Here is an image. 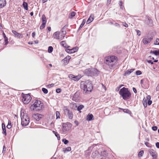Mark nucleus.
I'll list each match as a JSON object with an SVG mask.
<instances>
[{
    "label": "nucleus",
    "mask_w": 159,
    "mask_h": 159,
    "mask_svg": "<svg viewBox=\"0 0 159 159\" xmlns=\"http://www.w3.org/2000/svg\"><path fill=\"white\" fill-rule=\"evenodd\" d=\"M80 86L83 90V93L85 94H89L93 89L92 82L89 80L82 81L80 83Z\"/></svg>",
    "instance_id": "1"
},
{
    "label": "nucleus",
    "mask_w": 159,
    "mask_h": 159,
    "mask_svg": "<svg viewBox=\"0 0 159 159\" xmlns=\"http://www.w3.org/2000/svg\"><path fill=\"white\" fill-rule=\"evenodd\" d=\"M117 57L114 56H108L105 58L104 62L111 69H114L117 61Z\"/></svg>",
    "instance_id": "2"
},
{
    "label": "nucleus",
    "mask_w": 159,
    "mask_h": 159,
    "mask_svg": "<svg viewBox=\"0 0 159 159\" xmlns=\"http://www.w3.org/2000/svg\"><path fill=\"white\" fill-rule=\"evenodd\" d=\"M119 93L125 100L129 99L131 96V93L128 89L125 87H123L120 89Z\"/></svg>",
    "instance_id": "3"
},
{
    "label": "nucleus",
    "mask_w": 159,
    "mask_h": 159,
    "mask_svg": "<svg viewBox=\"0 0 159 159\" xmlns=\"http://www.w3.org/2000/svg\"><path fill=\"white\" fill-rule=\"evenodd\" d=\"M20 117L21 120V124L23 126L27 125L30 122L29 117L27 114L25 113L21 112Z\"/></svg>",
    "instance_id": "4"
},
{
    "label": "nucleus",
    "mask_w": 159,
    "mask_h": 159,
    "mask_svg": "<svg viewBox=\"0 0 159 159\" xmlns=\"http://www.w3.org/2000/svg\"><path fill=\"white\" fill-rule=\"evenodd\" d=\"M99 73V71L95 68L87 69L84 71V73L88 76H97Z\"/></svg>",
    "instance_id": "5"
},
{
    "label": "nucleus",
    "mask_w": 159,
    "mask_h": 159,
    "mask_svg": "<svg viewBox=\"0 0 159 159\" xmlns=\"http://www.w3.org/2000/svg\"><path fill=\"white\" fill-rule=\"evenodd\" d=\"M43 106V103H41V101L38 100H35L33 104L31 106L30 108L33 110H40Z\"/></svg>",
    "instance_id": "6"
},
{
    "label": "nucleus",
    "mask_w": 159,
    "mask_h": 159,
    "mask_svg": "<svg viewBox=\"0 0 159 159\" xmlns=\"http://www.w3.org/2000/svg\"><path fill=\"white\" fill-rule=\"evenodd\" d=\"M106 152L105 151L101 152V155L98 154L97 152H95L92 153V156L94 159H106Z\"/></svg>",
    "instance_id": "7"
},
{
    "label": "nucleus",
    "mask_w": 159,
    "mask_h": 159,
    "mask_svg": "<svg viewBox=\"0 0 159 159\" xmlns=\"http://www.w3.org/2000/svg\"><path fill=\"white\" fill-rule=\"evenodd\" d=\"M63 110L65 114L68 116L69 118L70 119H72L73 115L72 111L69 110L67 107H64Z\"/></svg>",
    "instance_id": "8"
},
{
    "label": "nucleus",
    "mask_w": 159,
    "mask_h": 159,
    "mask_svg": "<svg viewBox=\"0 0 159 159\" xmlns=\"http://www.w3.org/2000/svg\"><path fill=\"white\" fill-rule=\"evenodd\" d=\"M31 99L29 94H25L23 96V102L24 104H27L30 102Z\"/></svg>",
    "instance_id": "9"
},
{
    "label": "nucleus",
    "mask_w": 159,
    "mask_h": 159,
    "mask_svg": "<svg viewBox=\"0 0 159 159\" xmlns=\"http://www.w3.org/2000/svg\"><path fill=\"white\" fill-rule=\"evenodd\" d=\"M53 36L54 39L60 40L62 39L65 37L59 31L55 32L53 35Z\"/></svg>",
    "instance_id": "10"
},
{
    "label": "nucleus",
    "mask_w": 159,
    "mask_h": 159,
    "mask_svg": "<svg viewBox=\"0 0 159 159\" xmlns=\"http://www.w3.org/2000/svg\"><path fill=\"white\" fill-rule=\"evenodd\" d=\"M69 130V128L67 124L63 123L61 130V134H65Z\"/></svg>",
    "instance_id": "11"
},
{
    "label": "nucleus",
    "mask_w": 159,
    "mask_h": 159,
    "mask_svg": "<svg viewBox=\"0 0 159 159\" xmlns=\"http://www.w3.org/2000/svg\"><path fill=\"white\" fill-rule=\"evenodd\" d=\"M152 39V37L146 36L143 39L142 42L144 44H147L150 43Z\"/></svg>",
    "instance_id": "12"
},
{
    "label": "nucleus",
    "mask_w": 159,
    "mask_h": 159,
    "mask_svg": "<svg viewBox=\"0 0 159 159\" xmlns=\"http://www.w3.org/2000/svg\"><path fill=\"white\" fill-rule=\"evenodd\" d=\"M149 152L152 157V159H157V153L154 150L150 149L149 150Z\"/></svg>",
    "instance_id": "13"
},
{
    "label": "nucleus",
    "mask_w": 159,
    "mask_h": 159,
    "mask_svg": "<svg viewBox=\"0 0 159 159\" xmlns=\"http://www.w3.org/2000/svg\"><path fill=\"white\" fill-rule=\"evenodd\" d=\"M72 99L76 102H79L80 100V93L79 92H76L74 95Z\"/></svg>",
    "instance_id": "14"
},
{
    "label": "nucleus",
    "mask_w": 159,
    "mask_h": 159,
    "mask_svg": "<svg viewBox=\"0 0 159 159\" xmlns=\"http://www.w3.org/2000/svg\"><path fill=\"white\" fill-rule=\"evenodd\" d=\"M78 50V48L77 47H76L71 49H66L65 51L67 52L68 53H71L75 52L77 51Z\"/></svg>",
    "instance_id": "15"
},
{
    "label": "nucleus",
    "mask_w": 159,
    "mask_h": 159,
    "mask_svg": "<svg viewBox=\"0 0 159 159\" xmlns=\"http://www.w3.org/2000/svg\"><path fill=\"white\" fill-rule=\"evenodd\" d=\"M145 23L148 24L149 26H152L153 25L152 21L151 18L148 16H146Z\"/></svg>",
    "instance_id": "16"
},
{
    "label": "nucleus",
    "mask_w": 159,
    "mask_h": 159,
    "mask_svg": "<svg viewBox=\"0 0 159 159\" xmlns=\"http://www.w3.org/2000/svg\"><path fill=\"white\" fill-rule=\"evenodd\" d=\"M68 77L70 79H75L76 80H80L81 77V76H75L72 74H70L68 76Z\"/></svg>",
    "instance_id": "17"
},
{
    "label": "nucleus",
    "mask_w": 159,
    "mask_h": 159,
    "mask_svg": "<svg viewBox=\"0 0 159 159\" xmlns=\"http://www.w3.org/2000/svg\"><path fill=\"white\" fill-rule=\"evenodd\" d=\"M134 70H135L134 69L128 70L127 71H125V73L124 74V76H126L127 75H129Z\"/></svg>",
    "instance_id": "18"
},
{
    "label": "nucleus",
    "mask_w": 159,
    "mask_h": 159,
    "mask_svg": "<svg viewBox=\"0 0 159 159\" xmlns=\"http://www.w3.org/2000/svg\"><path fill=\"white\" fill-rule=\"evenodd\" d=\"M6 0H0V8H2L6 5Z\"/></svg>",
    "instance_id": "19"
},
{
    "label": "nucleus",
    "mask_w": 159,
    "mask_h": 159,
    "mask_svg": "<svg viewBox=\"0 0 159 159\" xmlns=\"http://www.w3.org/2000/svg\"><path fill=\"white\" fill-rule=\"evenodd\" d=\"M42 115L39 114H35L34 116V117L35 119L37 121L39 120L41 118Z\"/></svg>",
    "instance_id": "20"
},
{
    "label": "nucleus",
    "mask_w": 159,
    "mask_h": 159,
    "mask_svg": "<svg viewBox=\"0 0 159 159\" xmlns=\"http://www.w3.org/2000/svg\"><path fill=\"white\" fill-rule=\"evenodd\" d=\"M60 44L63 47L66 48H68L70 47L69 46H68L67 44L66 43L65 41H63L61 42Z\"/></svg>",
    "instance_id": "21"
},
{
    "label": "nucleus",
    "mask_w": 159,
    "mask_h": 159,
    "mask_svg": "<svg viewBox=\"0 0 159 159\" xmlns=\"http://www.w3.org/2000/svg\"><path fill=\"white\" fill-rule=\"evenodd\" d=\"M93 116L91 114H89L87 116V120L88 121H91L93 119Z\"/></svg>",
    "instance_id": "22"
},
{
    "label": "nucleus",
    "mask_w": 159,
    "mask_h": 159,
    "mask_svg": "<svg viewBox=\"0 0 159 159\" xmlns=\"http://www.w3.org/2000/svg\"><path fill=\"white\" fill-rule=\"evenodd\" d=\"M42 23L46 24L47 22L46 17L44 15H43L42 16Z\"/></svg>",
    "instance_id": "23"
},
{
    "label": "nucleus",
    "mask_w": 159,
    "mask_h": 159,
    "mask_svg": "<svg viewBox=\"0 0 159 159\" xmlns=\"http://www.w3.org/2000/svg\"><path fill=\"white\" fill-rule=\"evenodd\" d=\"M2 128L3 130L2 133L4 134L5 135H6L7 133L6 130L5 125L3 123L2 124Z\"/></svg>",
    "instance_id": "24"
},
{
    "label": "nucleus",
    "mask_w": 159,
    "mask_h": 159,
    "mask_svg": "<svg viewBox=\"0 0 159 159\" xmlns=\"http://www.w3.org/2000/svg\"><path fill=\"white\" fill-rule=\"evenodd\" d=\"M12 32L17 37L20 38V36L21 35V34L19 33L15 30H12Z\"/></svg>",
    "instance_id": "25"
},
{
    "label": "nucleus",
    "mask_w": 159,
    "mask_h": 159,
    "mask_svg": "<svg viewBox=\"0 0 159 159\" xmlns=\"http://www.w3.org/2000/svg\"><path fill=\"white\" fill-rule=\"evenodd\" d=\"M150 53H153L156 56H158L159 55V50L151 51Z\"/></svg>",
    "instance_id": "26"
},
{
    "label": "nucleus",
    "mask_w": 159,
    "mask_h": 159,
    "mask_svg": "<svg viewBox=\"0 0 159 159\" xmlns=\"http://www.w3.org/2000/svg\"><path fill=\"white\" fill-rule=\"evenodd\" d=\"M23 7L26 10H28V4L27 3L25 2H23V3L22 4Z\"/></svg>",
    "instance_id": "27"
},
{
    "label": "nucleus",
    "mask_w": 159,
    "mask_h": 159,
    "mask_svg": "<svg viewBox=\"0 0 159 159\" xmlns=\"http://www.w3.org/2000/svg\"><path fill=\"white\" fill-rule=\"evenodd\" d=\"M67 27V26L66 25H65L64 27H63L61 30V33L63 34H66V32L65 30V27Z\"/></svg>",
    "instance_id": "28"
},
{
    "label": "nucleus",
    "mask_w": 159,
    "mask_h": 159,
    "mask_svg": "<svg viewBox=\"0 0 159 159\" xmlns=\"http://www.w3.org/2000/svg\"><path fill=\"white\" fill-rule=\"evenodd\" d=\"M93 20V17L90 16L86 21V24H88L91 23Z\"/></svg>",
    "instance_id": "29"
},
{
    "label": "nucleus",
    "mask_w": 159,
    "mask_h": 159,
    "mask_svg": "<svg viewBox=\"0 0 159 159\" xmlns=\"http://www.w3.org/2000/svg\"><path fill=\"white\" fill-rule=\"evenodd\" d=\"M85 23V20L84 19L83 20V21L81 25H80L79 28L78 29V30H80L81 28L84 25V24Z\"/></svg>",
    "instance_id": "30"
},
{
    "label": "nucleus",
    "mask_w": 159,
    "mask_h": 159,
    "mask_svg": "<svg viewBox=\"0 0 159 159\" xmlns=\"http://www.w3.org/2000/svg\"><path fill=\"white\" fill-rule=\"evenodd\" d=\"M84 107V106L83 105H80L79 107H78L77 110V111H80V112H81L80 110H82Z\"/></svg>",
    "instance_id": "31"
},
{
    "label": "nucleus",
    "mask_w": 159,
    "mask_h": 159,
    "mask_svg": "<svg viewBox=\"0 0 159 159\" xmlns=\"http://www.w3.org/2000/svg\"><path fill=\"white\" fill-rule=\"evenodd\" d=\"M53 50V48L52 46H49L48 49V52L49 53H51L52 52Z\"/></svg>",
    "instance_id": "32"
},
{
    "label": "nucleus",
    "mask_w": 159,
    "mask_h": 159,
    "mask_svg": "<svg viewBox=\"0 0 159 159\" xmlns=\"http://www.w3.org/2000/svg\"><path fill=\"white\" fill-rule=\"evenodd\" d=\"M71 150V148L70 147H68L66 148L64 150H63L64 152L66 153L67 152H69Z\"/></svg>",
    "instance_id": "33"
},
{
    "label": "nucleus",
    "mask_w": 159,
    "mask_h": 159,
    "mask_svg": "<svg viewBox=\"0 0 159 159\" xmlns=\"http://www.w3.org/2000/svg\"><path fill=\"white\" fill-rule=\"evenodd\" d=\"M143 104L145 107H146L147 106V100L143 99Z\"/></svg>",
    "instance_id": "34"
},
{
    "label": "nucleus",
    "mask_w": 159,
    "mask_h": 159,
    "mask_svg": "<svg viewBox=\"0 0 159 159\" xmlns=\"http://www.w3.org/2000/svg\"><path fill=\"white\" fill-rule=\"evenodd\" d=\"M56 119H57L58 118H60V114L59 112L58 111H57L56 112Z\"/></svg>",
    "instance_id": "35"
},
{
    "label": "nucleus",
    "mask_w": 159,
    "mask_h": 159,
    "mask_svg": "<svg viewBox=\"0 0 159 159\" xmlns=\"http://www.w3.org/2000/svg\"><path fill=\"white\" fill-rule=\"evenodd\" d=\"M75 15V13L74 12H72L70 13V17L71 18L74 16Z\"/></svg>",
    "instance_id": "36"
},
{
    "label": "nucleus",
    "mask_w": 159,
    "mask_h": 159,
    "mask_svg": "<svg viewBox=\"0 0 159 159\" xmlns=\"http://www.w3.org/2000/svg\"><path fill=\"white\" fill-rule=\"evenodd\" d=\"M42 91L45 94L47 93L48 92V90L45 88H43L42 89Z\"/></svg>",
    "instance_id": "37"
},
{
    "label": "nucleus",
    "mask_w": 159,
    "mask_h": 159,
    "mask_svg": "<svg viewBox=\"0 0 159 159\" xmlns=\"http://www.w3.org/2000/svg\"><path fill=\"white\" fill-rule=\"evenodd\" d=\"M123 111L124 112L128 113V114H130L131 113V111L128 109H123Z\"/></svg>",
    "instance_id": "38"
},
{
    "label": "nucleus",
    "mask_w": 159,
    "mask_h": 159,
    "mask_svg": "<svg viewBox=\"0 0 159 159\" xmlns=\"http://www.w3.org/2000/svg\"><path fill=\"white\" fill-rule=\"evenodd\" d=\"M62 141L65 144H67L69 143L68 140H66V139H63Z\"/></svg>",
    "instance_id": "39"
},
{
    "label": "nucleus",
    "mask_w": 159,
    "mask_h": 159,
    "mask_svg": "<svg viewBox=\"0 0 159 159\" xmlns=\"http://www.w3.org/2000/svg\"><path fill=\"white\" fill-rule=\"evenodd\" d=\"M53 132H54V134L55 135V136L57 137L58 140H60V136L59 135V134L55 132L54 131H53Z\"/></svg>",
    "instance_id": "40"
},
{
    "label": "nucleus",
    "mask_w": 159,
    "mask_h": 159,
    "mask_svg": "<svg viewBox=\"0 0 159 159\" xmlns=\"http://www.w3.org/2000/svg\"><path fill=\"white\" fill-rule=\"evenodd\" d=\"M144 153V152L143 150H141L139 152V157H141L143 156Z\"/></svg>",
    "instance_id": "41"
},
{
    "label": "nucleus",
    "mask_w": 159,
    "mask_h": 159,
    "mask_svg": "<svg viewBox=\"0 0 159 159\" xmlns=\"http://www.w3.org/2000/svg\"><path fill=\"white\" fill-rule=\"evenodd\" d=\"M135 74L136 75H140L142 74V72L140 70H138L136 71Z\"/></svg>",
    "instance_id": "42"
},
{
    "label": "nucleus",
    "mask_w": 159,
    "mask_h": 159,
    "mask_svg": "<svg viewBox=\"0 0 159 159\" xmlns=\"http://www.w3.org/2000/svg\"><path fill=\"white\" fill-rule=\"evenodd\" d=\"M154 44L159 45V39L157 38L156 39V43H154Z\"/></svg>",
    "instance_id": "43"
},
{
    "label": "nucleus",
    "mask_w": 159,
    "mask_h": 159,
    "mask_svg": "<svg viewBox=\"0 0 159 159\" xmlns=\"http://www.w3.org/2000/svg\"><path fill=\"white\" fill-rule=\"evenodd\" d=\"M62 61H64V63L66 64H67L69 62L68 60L67 59H66V57H65L64 59H63L62 60Z\"/></svg>",
    "instance_id": "44"
},
{
    "label": "nucleus",
    "mask_w": 159,
    "mask_h": 159,
    "mask_svg": "<svg viewBox=\"0 0 159 159\" xmlns=\"http://www.w3.org/2000/svg\"><path fill=\"white\" fill-rule=\"evenodd\" d=\"M45 25L46 24H43L42 23L40 27V30L43 29L45 27Z\"/></svg>",
    "instance_id": "45"
},
{
    "label": "nucleus",
    "mask_w": 159,
    "mask_h": 159,
    "mask_svg": "<svg viewBox=\"0 0 159 159\" xmlns=\"http://www.w3.org/2000/svg\"><path fill=\"white\" fill-rule=\"evenodd\" d=\"M54 84H50L48 85H46V86L48 88H50L51 87H52L54 85Z\"/></svg>",
    "instance_id": "46"
},
{
    "label": "nucleus",
    "mask_w": 159,
    "mask_h": 159,
    "mask_svg": "<svg viewBox=\"0 0 159 159\" xmlns=\"http://www.w3.org/2000/svg\"><path fill=\"white\" fill-rule=\"evenodd\" d=\"M7 127L8 129H10L11 128V122L10 123V124H9V122H8V124L7 125Z\"/></svg>",
    "instance_id": "47"
},
{
    "label": "nucleus",
    "mask_w": 159,
    "mask_h": 159,
    "mask_svg": "<svg viewBox=\"0 0 159 159\" xmlns=\"http://www.w3.org/2000/svg\"><path fill=\"white\" fill-rule=\"evenodd\" d=\"M61 91V90L60 89H57L56 90V92L57 93H60Z\"/></svg>",
    "instance_id": "48"
},
{
    "label": "nucleus",
    "mask_w": 159,
    "mask_h": 159,
    "mask_svg": "<svg viewBox=\"0 0 159 159\" xmlns=\"http://www.w3.org/2000/svg\"><path fill=\"white\" fill-rule=\"evenodd\" d=\"M157 128L156 126H154L152 127V129L154 131H156L157 129Z\"/></svg>",
    "instance_id": "49"
},
{
    "label": "nucleus",
    "mask_w": 159,
    "mask_h": 159,
    "mask_svg": "<svg viewBox=\"0 0 159 159\" xmlns=\"http://www.w3.org/2000/svg\"><path fill=\"white\" fill-rule=\"evenodd\" d=\"M5 45H6L8 43V39L6 37V38L5 39Z\"/></svg>",
    "instance_id": "50"
},
{
    "label": "nucleus",
    "mask_w": 159,
    "mask_h": 159,
    "mask_svg": "<svg viewBox=\"0 0 159 159\" xmlns=\"http://www.w3.org/2000/svg\"><path fill=\"white\" fill-rule=\"evenodd\" d=\"M123 25L124 26H125V27H128V24L125 22L123 23Z\"/></svg>",
    "instance_id": "51"
},
{
    "label": "nucleus",
    "mask_w": 159,
    "mask_h": 159,
    "mask_svg": "<svg viewBox=\"0 0 159 159\" xmlns=\"http://www.w3.org/2000/svg\"><path fill=\"white\" fill-rule=\"evenodd\" d=\"M137 34L139 36H140L141 35L140 31L139 30H137Z\"/></svg>",
    "instance_id": "52"
},
{
    "label": "nucleus",
    "mask_w": 159,
    "mask_h": 159,
    "mask_svg": "<svg viewBox=\"0 0 159 159\" xmlns=\"http://www.w3.org/2000/svg\"><path fill=\"white\" fill-rule=\"evenodd\" d=\"M152 103V101L151 100H148L147 103L149 105H150Z\"/></svg>",
    "instance_id": "53"
},
{
    "label": "nucleus",
    "mask_w": 159,
    "mask_h": 159,
    "mask_svg": "<svg viewBox=\"0 0 159 159\" xmlns=\"http://www.w3.org/2000/svg\"><path fill=\"white\" fill-rule=\"evenodd\" d=\"M122 85H120L119 87H117L116 89V91H118L120 89Z\"/></svg>",
    "instance_id": "54"
},
{
    "label": "nucleus",
    "mask_w": 159,
    "mask_h": 159,
    "mask_svg": "<svg viewBox=\"0 0 159 159\" xmlns=\"http://www.w3.org/2000/svg\"><path fill=\"white\" fill-rule=\"evenodd\" d=\"M147 61L149 63H151V64H153V61H152L151 60H149Z\"/></svg>",
    "instance_id": "55"
},
{
    "label": "nucleus",
    "mask_w": 159,
    "mask_h": 159,
    "mask_svg": "<svg viewBox=\"0 0 159 159\" xmlns=\"http://www.w3.org/2000/svg\"><path fill=\"white\" fill-rule=\"evenodd\" d=\"M66 59H67L68 61L71 59V57L70 56H67L66 57Z\"/></svg>",
    "instance_id": "56"
},
{
    "label": "nucleus",
    "mask_w": 159,
    "mask_h": 159,
    "mask_svg": "<svg viewBox=\"0 0 159 159\" xmlns=\"http://www.w3.org/2000/svg\"><path fill=\"white\" fill-rule=\"evenodd\" d=\"M133 91L135 93H137V90H136V89L134 87H133Z\"/></svg>",
    "instance_id": "57"
},
{
    "label": "nucleus",
    "mask_w": 159,
    "mask_h": 159,
    "mask_svg": "<svg viewBox=\"0 0 159 159\" xmlns=\"http://www.w3.org/2000/svg\"><path fill=\"white\" fill-rule=\"evenodd\" d=\"M156 145L157 148H159V142H157L156 144Z\"/></svg>",
    "instance_id": "58"
},
{
    "label": "nucleus",
    "mask_w": 159,
    "mask_h": 159,
    "mask_svg": "<svg viewBox=\"0 0 159 159\" xmlns=\"http://www.w3.org/2000/svg\"><path fill=\"white\" fill-rule=\"evenodd\" d=\"M102 87L104 89V90L105 91L106 90V88L105 86H104V85L102 83Z\"/></svg>",
    "instance_id": "59"
},
{
    "label": "nucleus",
    "mask_w": 159,
    "mask_h": 159,
    "mask_svg": "<svg viewBox=\"0 0 159 159\" xmlns=\"http://www.w3.org/2000/svg\"><path fill=\"white\" fill-rule=\"evenodd\" d=\"M156 91H158L159 90V84L157 86L156 88Z\"/></svg>",
    "instance_id": "60"
},
{
    "label": "nucleus",
    "mask_w": 159,
    "mask_h": 159,
    "mask_svg": "<svg viewBox=\"0 0 159 159\" xmlns=\"http://www.w3.org/2000/svg\"><path fill=\"white\" fill-rule=\"evenodd\" d=\"M151 98V97L149 95H148L147 97V100H149Z\"/></svg>",
    "instance_id": "61"
},
{
    "label": "nucleus",
    "mask_w": 159,
    "mask_h": 159,
    "mask_svg": "<svg viewBox=\"0 0 159 159\" xmlns=\"http://www.w3.org/2000/svg\"><path fill=\"white\" fill-rule=\"evenodd\" d=\"M35 33L34 32H33L32 34V37L34 38V36H35Z\"/></svg>",
    "instance_id": "62"
},
{
    "label": "nucleus",
    "mask_w": 159,
    "mask_h": 159,
    "mask_svg": "<svg viewBox=\"0 0 159 159\" xmlns=\"http://www.w3.org/2000/svg\"><path fill=\"white\" fill-rule=\"evenodd\" d=\"M47 29L49 31H50L51 30V28L50 27H47Z\"/></svg>",
    "instance_id": "63"
},
{
    "label": "nucleus",
    "mask_w": 159,
    "mask_h": 159,
    "mask_svg": "<svg viewBox=\"0 0 159 159\" xmlns=\"http://www.w3.org/2000/svg\"><path fill=\"white\" fill-rule=\"evenodd\" d=\"M122 4H123L122 1H120V2H119L120 6H122Z\"/></svg>",
    "instance_id": "64"
}]
</instances>
